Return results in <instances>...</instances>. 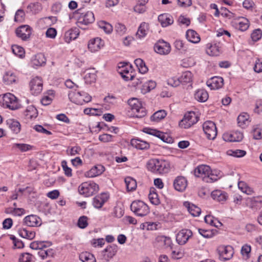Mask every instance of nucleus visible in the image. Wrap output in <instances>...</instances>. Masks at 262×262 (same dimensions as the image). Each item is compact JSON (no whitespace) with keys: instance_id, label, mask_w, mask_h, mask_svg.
Here are the masks:
<instances>
[{"instance_id":"f257e3e1","label":"nucleus","mask_w":262,"mask_h":262,"mask_svg":"<svg viewBox=\"0 0 262 262\" xmlns=\"http://www.w3.org/2000/svg\"><path fill=\"white\" fill-rule=\"evenodd\" d=\"M194 173L196 177L201 178L207 183L214 182L220 178L219 172L211 171L210 167L205 165L198 166L194 169Z\"/></svg>"},{"instance_id":"f03ea898","label":"nucleus","mask_w":262,"mask_h":262,"mask_svg":"<svg viewBox=\"0 0 262 262\" xmlns=\"http://www.w3.org/2000/svg\"><path fill=\"white\" fill-rule=\"evenodd\" d=\"M0 103L3 107L12 110L18 109L20 105L17 98L9 93L4 94L3 96H0Z\"/></svg>"},{"instance_id":"7ed1b4c3","label":"nucleus","mask_w":262,"mask_h":262,"mask_svg":"<svg viewBox=\"0 0 262 262\" xmlns=\"http://www.w3.org/2000/svg\"><path fill=\"white\" fill-rule=\"evenodd\" d=\"M68 96L71 101L79 105H82L84 103H88L91 101L92 99L91 96L84 92H79L76 91H71L69 93Z\"/></svg>"},{"instance_id":"20e7f679","label":"nucleus","mask_w":262,"mask_h":262,"mask_svg":"<svg viewBox=\"0 0 262 262\" xmlns=\"http://www.w3.org/2000/svg\"><path fill=\"white\" fill-rule=\"evenodd\" d=\"M128 104L134 114L137 118H142L146 114L145 108L142 106L140 101L135 98H133L128 100Z\"/></svg>"},{"instance_id":"39448f33","label":"nucleus","mask_w":262,"mask_h":262,"mask_svg":"<svg viewBox=\"0 0 262 262\" xmlns=\"http://www.w3.org/2000/svg\"><path fill=\"white\" fill-rule=\"evenodd\" d=\"M98 189V185L92 181L83 182L78 187L79 193L85 196L92 195L93 194L97 192Z\"/></svg>"},{"instance_id":"423d86ee","label":"nucleus","mask_w":262,"mask_h":262,"mask_svg":"<svg viewBox=\"0 0 262 262\" xmlns=\"http://www.w3.org/2000/svg\"><path fill=\"white\" fill-rule=\"evenodd\" d=\"M130 209L136 215L141 217L146 216L149 212L148 206L140 200L133 201L130 205Z\"/></svg>"},{"instance_id":"0eeeda50","label":"nucleus","mask_w":262,"mask_h":262,"mask_svg":"<svg viewBox=\"0 0 262 262\" xmlns=\"http://www.w3.org/2000/svg\"><path fill=\"white\" fill-rule=\"evenodd\" d=\"M80 16L77 19V26L83 29H85L83 26H86L90 24L93 23L95 20L94 15L91 11H88L85 13L81 12V10L79 9L78 10Z\"/></svg>"},{"instance_id":"6e6552de","label":"nucleus","mask_w":262,"mask_h":262,"mask_svg":"<svg viewBox=\"0 0 262 262\" xmlns=\"http://www.w3.org/2000/svg\"><path fill=\"white\" fill-rule=\"evenodd\" d=\"M203 128L207 138L213 140L217 135V129L215 123L211 121H207L203 124Z\"/></svg>"},{"instance_id":"1a4fd4ad","label":"nucleus","mask_w":262,"mask_h":262,"mask_svg":"<svg viewBox=\"0 0 262 262\" xmlns=\"http://www.w3.org/2000/svg\"><path fill=\"white\" fill-rule=\"evenodd\" d=\"M198 121V117L193 112H188L184 115L180 125L184 128H188Z\"/></svg>"},{"instance_id":"9d476101","label":"nucleus","mask_w":262,"mask_h":262,"mask_svg":"<svg viewBox=\"0 0 262 262\" xmlns=\"http://www.w3.org/2000/svg\"><path fill=\"white\" fill-rule=\"evenodd\" d=\"M32 29L28 25H21L15 30L16 36L24 41H27L30 38Z\"/></svg>"},{"instance_id":"9b49d317","label":"nucleus","mask_w":262,"mask_h":262,"mask_svg":"<svg viewBox=\"0 0 262 262\" xmlns=\"http://www.w3.org/2000/svg\"><path fill=\"white\" fill-rule=\"evenodd\" d=\"M192 74L190 71L183 72L181 76L178 79L174 80L172 78L168 80V84L172 86H177L179 83H187L192 81Z\"/></svg>"},{"instance_id":"f8f14e48","label":"nucleus","mask_w":262,"mask_h":262,"mask_svg":"<svg viewBox=\"0 0 262 262\" xmlns=\"http://www.w3.org/2000/svg\"><path fill=\"white\" fill-rule=\"evenodd\" d=\"M42 79L38 77L33 78L30 82V91L33 95L39 94L42 90Z\"/></svg>"},{"instance_id":"ddd939ff","label":"nucleus","mask_w":262,"mask_h":262,"mask_svg":"<svg viewBox=\"0 0 262 262\" xmlns=\"http://www.w3.org/2000/svg\"><path fill=\"white\" fill-rule=\"evenodd\" d=\"M117 246L116 245H112L107 247L102 251L101 259L103 262H108L116 254L117 252Z\"/></svg>"},{"instance_id":"4468645a","label":"nucleus","mask_w":262,"mask_h":262,"mask_svg":"<svg viewBox=\"0 0 262 262\" xmlns=\"http://www.w3.org/2000/svg\"><path fill=\"white\" fill-rule=\"evenodd\" d=\"M154 50L159 54L167 55L171 51V47L169 43L163 40H160L155 45Z\"/></svg>"},{"instance_id":"2eb2a0df","label":"nucleus","mask_w":262,"mask_h":262,"mask_svg":"<svg viewBox=\"0 0 262 262\" xmlns=\"http://www.w3.org/2000/svg\"><path fill=\"white\" fill-rule=\"evenodd\" d=\"M220 258L224 260H229L233 254V249L230 246H220L217 248Z\"/></svg>"},{"instance_id":"dca6fc26","label":"nucleus","mask_w":262,"mask_h":262,"mask_svg":"<svg viewBox=\"0 0 262 262\" xmlns=\"http://www.w3.org/2000/svg\"><path fill=\"white\" fill-rule=\"evenodd\" d=\"M192 235L190 230L184 229L180 230L176 236V241L180 245L185 244Z\"/></svg>"},{"instance_id":"f3484780","label":"nucleus","mask_w":262,"mask_h":262,"mask_svg":"<svg viewBox=\"0 0 262 262\" xmlns=\"http://www.w3.org/2000/svg\"><path fill=\"white\" fill-rule=\"evenodd\" d=\"M142 130L145 133L158 137L164 142L170 143L171 140V138L166 136V135L157 129H152L149 127H145Z\"/></svg>"},{"instance_id":"a211bd4d","label":"nucleus","mask_w":262,"mask_h":262,"mask_svg":"<svg viewBox=\"0 0 262 262\" xmlns=\"http://www.w3.org/2000/svg\"><path fill=\"white\" fill-rule=\"evenodd\" d=\"M142 130L145 133L158 137L164 142L170 143L171 140V138L166 136V135L157 129H152L149 127H145Z\"/></svg>"},{"instance_id":"6ab92c4d","label":"nucleus","mask_w":262,"mask_h":262,"mask_svg":"<svg viewBox=\"0 0 262 262\" xmlns=\"http://www.w3.org/2000/svg\"><path fill=\"white\" fill-rule=\"evenodd\" d=\"M24 224L29 227H38L42 224L41 219L34 214L26 216L24 219Z\"/></svg>"},{"instance_id":"aec40b11","label":"nucleus","mask_w":262,"mask_h":262,"mask_svg":"<svg viewBox=\"0 0 262 262\" xmlns=\"http://www.w3.org/2000/svg\"><path fill=\"white\" fill-rule=\"evenodd\" d=\"M208 86L211 90H217L221 88L224 84V79L221 77L215 76L212 77L207 82Z\"/></svg>"},{"instance_id":"412c9836","label":"nucleus","mask_w":262,"mask_h":262,"mask_svg":"<svg viewBox=\"0 0 262 262\" xmlns=\"http://www.w3.org/2000/svg\"><path fill=\"white\" fill-rule=\"evenodd\" d=\"M109 198V195L106 193H102L96 195L93 200V205L94 207L100 209L103 204L106 202Z\"/></svg>"},{"instance_id":"4be33fe9","label":"nucleus","mask_w":262,"mask_h":262,"mask_svg":"<svg viewBox=\"0 0 262 262\" xmlns=\"http://www.w3.org/2000/svg\"><path fill=\"white\" fill-rule=\"evenodd\" d=\"M18 78L15 73L12 71H7L5 73L3 77V81L6 85H11L16 83Z\"/></svg>"},{"instance_id":"5701e85b","label":"nucleus","mask_w":262,"mask_h":262,"mask_svg":"<svg viewBox=\"0 0 262 262\" xmlns=\"http://www.w3.org/2000/svg\"><path fill=\"white\" fill-rule=\"evenodd\" d=\"M156 242L159 244V246L164 248H170L172 249V243L169 237L164 235L158 236L156 238Z\"/></svg>"},{"instance_id":"b1692460","label":"nucleus","mask_w":262,"mask_h":262,"mask_svg":"<svg viewBox=\"0 0 262 262\" xmlns=\"http://www.w3.org/2000/svg\"><path fill=\"white\" fill-rule=\"evenodd\" d=\"M103 46V42L99 37L91 39L88 43V48L92 52L98 51Z\"/></svg>"},{"instance_id":"393cba45","label":"nucleus","mask_w":262,"mask_h":262,"mask_svg":"<svg viewBox=\"0 0 262 262\" xmlns=\"http://www.w3.org/2000/svg\"><path fill=\"white\" fill-rule=\"evenodd\" d=\"M105 170L104 167L101 164H97L93 166L86 172L85 176L89 178H93L101 174Z\"/></svg>"},{"instance_id":"a878e982","label":"nucleus","mask_w":262,"mask_h":262,"mask_svg":"<svg viewBox=\"0 0 262 262\" xmlns=\"http://www.w3.org/2000/svg\"><path fill=\"white\" fill-rule=\"evenodd\" d=\"M187 185V182L186 179L182 176L178 177L173 182V186L176 190L178 191H184Z\"/></svg>"},{"instance_id":"bb28decb","label":"nucleus","mask_w":262,"mask_h":262,"mask_svg":"<svg viewBox=\"0 0 262 262\" xmlns=\"http://www.w3.org/2000/svg\"><path fill=\"white\" fill-rule=\"evenodd\" d=\"M132 146L140 150H145L149 148V144L143 140L139 139H133L130 141Z\"/></svg>"},{"instance_id":"cd10ccee","label":"nucleus","mask_w":262,"mask_h":262,"mask_svg":"<svg viewBox=\"0 0 262 262\" xmlns=\"http://www.w3.org/2000/svg\"><path fill=\"white\" fill-rule=\"evenodd\" d=\"M206 53L210 56H218L221 53L220 43H208Z\"/></svg>"},{"instance_id":"c85d7f7f","label":"nucleus","mask_w":262,"mask_h":262,"mask_svg":"<svg viewBox=\"0 0 262 262\" xmlns=\"http://www.w3.org/2000/svg\"><path fill=\"white\" fill-rule=\"evenodd\" d=\"M119 73L124 80L128 81L134 79V72L132 71L131 67H129V70L127 67H122V68H119Z\"/></svg>"},{"instance_id":"c756f323","label":"nucleus","mask_w":262,"mask_h":262,"mask_svg":"<svg viewBox=\"0 0 262 262\" xmlns=\"http://www.w3.org/2000/svg\"><path fill=\"white\" fill-rule=\"evenodd\" d=\"M243 134L242 132L235 131L229 135L228 134L224 135L223 138L225 140L230 142H239L243 139Z\"/></svg>"},{"instance_id":"7c9ffc66","label":"nucleus","mask_w":262,"mask_h":262,"mask_svg":"<svg viewBox=\"0 0 262 262\" xmlns=\"http://www.w3.org/2000/svg\"><path fill=\"white\" fill-rule=\"evenodd\" d=\"M156 173L164 174L167 173L170 170V164L168 161L160 159L159 166L157 167Z\"/></svg>"},{"instance_id":"2f4dec72","label":"nucleus","mask_w":262,"mask_h":262,"mask_svg":"<svg viewBox=\"0 0 262 262\" xmlns=\"http://www.w3.org/2000/svg\"><path fill=\"white\" fill-rule=\"evenodd\" d=\"M79 32L78 30L76 28L71 29L65 32L64 36V41L69 43L72 40H75L76 39L78 35Z\"/></svg>"},{"instance_id":"473e14b6","label":"nucleus","mask_w":262,"mask_h":262,"mask_svg":"<svg viewBox=\"0 0 262 262\" xmlns=\"http://www.w3.org/2000/svg\"><path fill=\"white\" fill-rule=\"evenodd\" d=\"M158 21L163 27H166L173 23L172 17L168 14H162L158 16Z\"/></svg>"},{"instance_id":"72a5a7b5","label":"nucleus","mask_w":262,"mask_h":262,"mask_svg":"<svg viewBox=\"0 0 262 262\" xmlns=\"http://www.w3.org/2000/svg\"><path fill=\"white\" fill-rule=\"evenodd\" d=\"M211 197L214 200L222 202L227 200L228 196L226 192L221 190H215L211 192Z\"/></svg>"},{"instance_id":"f704fd0d","label":"nucleus","mask_w":262,"mask_h":262,"mask_svg":"<svg viewBox=\"0 0 262 262\" xmlns=\"http://www.w3.org/2000/svg\"><path fill=\"white\" fill-rule=\"evenodd\" d=\"M184 205L186 207H187L188 211L193 216H199L201 212V209L198 206H195L194 204H190L189 202H186L184 203Z\"/></svg>"},{"instance_id":"c9c22d12","label":"nucleus","mask_w":262,"mask_h":262,"mask_svg":"<svg viewBox=\"0 0 262 262\" xmlns=\"http://www.w3.org/2000/svg\"><path fill=\"white\" fill-rule=\"evenodd\" d=\"M24 115L28 119L35 118L38 115V111L34 106L30 105L25 111Z\"/></svg>"},{"instance_id":"e433bc0d","label":"nucleus","mask_w":262,"mask_h":262,"mask_svg":"<svg viewBox=\"0 0 262 262\" xmlns=\"http://www.w3.org/2000/svg\"><path fill=\"white\" fill-rule=\"evenodd\" d=\"M208 94L204 89L198 90L194 94V98L198 101L204 102L208 99Z\"/></svg>"},{"instance_id":"4c0bfd02","label":"nucleus","mask_w":262,"mask_h":262,"mask_svg":"<svg viewBox=\"0 0 262 262\" xmlns=\"http://www.w3.org/2000/svg\"><path fill=\"white\" fill-rule=\"evenodd\" d=\"M7 124L15 134L19 133L21 126L18 121L13 119H9L7 120Z\"/></svg>"},{"instance_id":"58836bf2","label":"nucleus","mask_w":262,"mask_h":262,"mask_svg":"<svg viewBox=\"0 0 262 262\" xmlns=\"http://www.w3.org/2000/svg\"><path fill=\"white\" fill-rule=\"evenodd\" d=\"M148 29L149 25L148 24L145 22L141 23L136 33V37L140 39L145 37Z\"/></svg>"},{"instance_id":"ea45409f","label":"nucleus","mask_w":262,"mask_h":262,"mask_svg":"<svg viewBox=\"0 0 262 262\" xmlns=\"http://www.w3.org/2000/svg\"><path fill=\"white\" fill-rule=\"evenodd\" d=\"M186 38L188 40L192 43H198L200 41L199 34L194 30H188L186 32Z\"/></svg>"},{"instance_id":"a19ab883","label":"nucleus","mask_w":262,"mask_h":262,"mask_svg":"<svg viewBox=\"0 0 262 262\" xmlns=\"http://www.w3.org/2000/svg\"><path fill=\"white\" fill-rule=\"evenodd\" d=\"M18 232L21 237L29 239H32L35 236V232L28 230L26 228H20L18 229Z\"/></svg>"},{"instance_id":"79ce46f5","label":"nucleus","mask_w":262,"mask_h":262,"mask_svg":"<svg viewBox=\"0 0 262 262\" xmlns=\"http://www.w3.org/2000/svg\"><path fill=\"white\" fill-rule=\"evenodd\" d=\"M167 115V113L165 110H161L155 112L150 117V120L153 122H159L163 119H164Z\"/></svg>"},{"instance_id":"37998d69","label":"nucleus","mask_w":262,"mask_h":262,"mask_svg":"<svg viewBox=\"0 0 262 262\" xmlns=\"http://www.w3.org/2000/svg\"><path fill=\"white\" fill-rule=\"evenodd\" d=\"M249 115L248 114L243 113L240 114L237 117L238 125L242 128L245 127L249 123Z\"/></svg>"},{"instance_id":"c03bdc74","label":"nucleus","mask_w":262,"mask_h":262,"mask_svg":"<svg viewBox=\"0 0 262 262\" xmlns=\"http://www.w3.org/2000/svg\"><path fill=\"white\" fill-rule=\"evenodd\" d=\"M51 245L50 242L34 241L30 244V247L34 250H40L43 248H47Z\"/></svg>"},{"instance_id":"a18cd8bd","label":"nucleus","mask_w":262,"mask_h":262,"mask_svg":"<svg viewBox=\"0 0 262 262\" xmlns=\"http://www.w3.org/2000/svg\"><path fill=\"white\" fill-rule=\"evenodd\" d=\"M160 159H151L147 163V169L152 172L156 173L157 167L159 166Z\"/></svg>"},{"instance_id":"49530a36","label":"nucleus","mask_w":262,"mask_h":262,"mask_svg":"<svg viewBox=\"0 0 262 262\" xmlns=\"http://www.w3.org/2000/svg\"><path fill=\"white\" fill-rule=\"evenodd\" d=\"M79 257L82 262H96L94 256L88 252H82L79 254Z\"/></svg>"},{"instance_id":"de8ad7c7","label":"nucleus","mask_w":262,"mask_h":262,"mask_svg":"<svg viewBox=\"0 0 262 262\" xmlns=\"http://www.w3.org/2000/svg\"><path fill=\"white\" fill-rule=\"evenodd\" d=\"M126 189L128 191L135 190L137 188L136 181L131 177H127L125 179Z\"/></svg>"},{"instance_id":"09e8293b","label":"nucleus","mask_w":262,"mask_h":262,"mask_svg":"<svg viewBox=\"0 0 262 262\" xmlns=\"http://www.w3.org/2000/svg\"><path fill=\"white\" fill-rule=\"evenodd\" d=\"M134 62L141 73L144 74L147 72L148 68L142 59L140 58L136 59Z\"/></svg>"},{"instance_id":"8fccbe9b","label":"nucleus","mask_w":262,"mask_h":262,"mask_svg":"<svg viewBox=\"0 0 262 262\" xmlns=\"http://www.w3.org/2000/svg\"><path fill=\"white\" fill-rule=\"evenodd\" d=\"M148 198L150 202L155 205H158L160 203L158 194L155 192V189H150V192L148 194Z\"/></svg>"},{"instance_id":"3c124183","label":"nucleus","mask_w":262,"mask_h":262,"mask_svg":"<svg viewBox=\"0 0 262 262\" xmlns=\"http://www.w3.org/2000/svg\"><path fill=\"white\" fill-rule=\"evenodd\" d=\"M176 49L182 53H185L187 50V45L182 40H177L174 42Z\"/></svg>"},{"instance_id":"603ef678","label":"nucleus","mask_w":262,"mask_h":262,"mask_svg":"<svg viewBox=\"0 0 262 262\" xmlns=\"http://www.w3.org/2000/svg\"><path fill=\"white\" fill-rule=\"evenodd\" d=\"M99 27L103 30V31L107 34L111 33L113 31V27L112 26L104 21H100L98 23Z\"/></svg>"},{"instance_id":"864d4df0","label":"nucleus","mask_w":262,"mask_h":262,"mask_svg":"<svg viewBox=\"0 0 262 262\" xmlns=\"http://www.w3.org/2000/svg\"><path fill=\"white\" fill-rule=\"evenodd\" d=\"M13 148H18L21 152H26L31 150L33 146L27 144L15 143L13 145Z\"/></svg>"},{"instance_id":"5fc2aeb1","label":"nucleus","mask_w":262,"mask_h":262,"mask_svg":"<svg viewBox=\"0 0 262 262\" xmlns=\"http://www.w3.org/2000/svg\"><path fill=\"white\" fill-rule=\"evenodd\" d=\"M227 154L234 157L241 158L243 157L246 154V151L241 149L229 150L227 152Z\"/></svg>"},{"instance_id":"6e6d98bb","label":"nucleus","mask_w":262,"mask_h":262,"mask_svg":"<svg viewBox=\"0 0 262 262\" xmlns=\"http://www.w3.org/2000/svg\"><path fill=\"white\" fill-rule=\"evenodd\" d=\"M251 208H260L262 207V197H255L250 199Z\"/></svg>"},{"instance_id":"4d7b16f0","label":"nucleus","mask_w":262,"mask_h":262,"mask_svg":"<svg viewBox=\"0 0 262 262\" xmlns=\"http://www.w3.org/2000/svg\"><path fill=\"white\" fill-rule=\"evenodd\" d=\"M25 19V13L22 9H18L15 13L14 21L17 23H23Z\"/></svg>"},{"instance_id":"13d9d810","label":"nucleus","mask_w":262,"mask_h":262,"mask_svg":"<svg viewBox=\"0 0 262 262\" xmlns=\"http://www.w3.org/2000/svg\"><path fill=\"white\" fill-rule=\"evenodd\" d=\"M253 136L254 139L256 140L262 138V125H258L253 128Z\"/></svg>"},{"instance_id":"bf43d9fd","label":"nucleus","mask_w":262,"mask_h":262,"mask_svg":"<svg viewBox=\"0 0 262 262\" xmlns=\"http://www.w3.org/2000/svg\"><path fill=\"white\" fill-rule=\"evenodd\" d=\"M13 53L20 57H23L25 55V51L23 48L17 45H13L12 46Z\"/></svg>"},{"instance_id":"052dcab7","label":"nucleus","mask_w":262,"mask_h":262,"mask_svg":"<svg viewBox=\"0 0 262 262\" xmlns=\"http://www.w3.org/2000/svg\"><path fill=\"white\" fill-rule=\"evenodd\" d=\"M88 217L86 216H80L78 221L77 225L81 229L86 228L88 225Z\"/></svg>"},{"instance_id":"680f3d73","label":"nucleus","mask_w":262,"mask_h":262,"mask_svg":"<svg viewBox=\"0 0 262 262\" xmlns=\"http://www.w3.org/2000/svg\"><path fill=\"white\" fill-rule=\"evenodd\" d=\"M249 27V20L245 18H243L242 20L238 23V28L242 31H245L247 30Z\"/></svg>"},{"instance_id":"e2e57ef3","label":"nucleus","mask_w":262,"mask_h":262,"mask_svg":"<svg viewBox=\"0 0 262 262\" xmlns=\"http://www.w3.org/2000/svg\"><path fill=\"white\" fill-rule=\"evenodd\" d=\"M199 233L204 237L209 238L213 236L214 232L212 230L199 229Z\"/></svg>"},{"instance_id":"0e129e2a","label":"nucleus","mask_w":262,"mask_h":262,"mask_svg":"<svg viewBox=\"0 0 262 262\" xmlns=\"http://www.w3.org/2000/svg\"><path fill=\"white\" fill-rule=\"evenodd\" d=\"M156 86V83L152 80H149L148 82H145L143 86L145 92H148L151 90L154 89Z\"/></svg>"},{"instance_id":"69168bd1","label":"nucleus","mask_w":262,"mask_h":262,"mask_svg":"<svg viewBox=\"0 0 262 262\" xmlns=\"http://www.w3.org/2000/svg\"><path fill=\"white\" fill-rule=\"evenodd\" d=\"M262 36V32L260 29L254 30L251 35L253 41H257L260 39Z\"/></svg>"},{"instance_id":"338daca9","label":"nucleus","mask_w":262,"mask_h":262,"mask_svg":"<svg viewBox=\"0 0 262 262\" xmlns=\"http://www.w3.org/2000/svg\"><path fill=\"white\" fill-rule=\"evenodd\" d=\"M29 7L32 13L34 14L38 13L42 9L41 5L39 3L31 4Z\"/></svg>"},{"instance_id":"774afa93","label":"nucleus","mask_w":262,"mask_h":262,"mask_svg":"<svg viewBox=\"0 0 262 262\" xmlns=\"http://www.w3.org/2000/svg\"><path fill=\"white\" fill-rule=\"evenodd\" d=\"M172 250V257L176 259L182 258L184 255L183 251L181 249H177L176 248L171 249Z\"/></svg>"}]
</instances>
